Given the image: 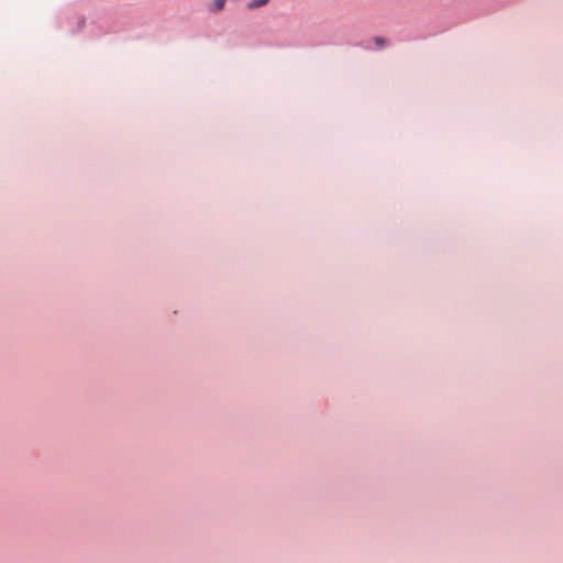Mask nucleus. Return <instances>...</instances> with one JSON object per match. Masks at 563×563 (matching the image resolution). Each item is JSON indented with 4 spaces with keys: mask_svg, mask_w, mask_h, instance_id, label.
Here are the masks:
<instances>
[{
    "mask_svg": "<svg viewBox=\"0 0 563 563\" xmlns=\"http://www.w3.org/2000/svg\"><path fill=\"white\" fill-rule=\"evenodd\" d=\"M227 0H214L211 10L214 12L221 11L225 5Z\"/></svg>",
    "mask_w": 563,
    "mask_h": 563,
    "instance_id": "2",
    "label": "nucleus"
},
{
    "mask_svg": "<svg viewBox=\"0 0 563 563\" xmlns=\"http://www.w3.org/2000/svg\"><path fill=\"white\" fill-rule=\"evenodd\" d=\"M373 41L378 47H384L387 44V40L382 36H375Z\"/></svg>",
    "mask_w": 563,
    "mask_h": 563,
    "instance_id": "3",
    "label": "nucleus"
},
{
    "mask_svg": "<svg viewBox=\"0 0 563 563\" xmlns=\"http://www.w3.org/2000/svg\"><path fill=\"white\" fill-rule=\"evenodd\" d=\"M268 2H269V0H250V2L247 3V9L253 10V9L263 7V5L267 4Z\"/></svg>",
    "mask_w": 563,
    "mask_h": 563,
    "instance_id": "1",
    "label": "nucleus"
}]
</instances>
